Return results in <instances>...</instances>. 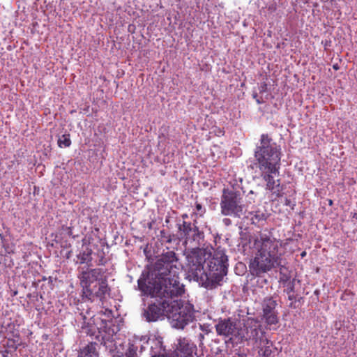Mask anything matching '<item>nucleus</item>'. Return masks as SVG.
Returning <instances> with one entry per match:
<instances>
[{
	"instance_id": "4c0bfd02",
	"label": "nucleus",
	"mask_w": 357,
	"mask_h": 357,
	"mask_svg": "<svg viewBox=\"0 0 357 357\" xmlns=\"http://www.w3.org/2000/svg\"><path fill=\"white\" fill-rule=\"evenodd\" d=\"M188 215H183V218H186Z\"/></svg>"
},
{
	"instance_id": "c9c22d12",
	"label": "nucleus",
	"mask_w": 357,
	"mask_h": 357,
	"mask_svg": "<svg viewBox=\"0 0 357 357\" xmlns=\"http://www.w3.org/2000/svg\"><path fill=\"white\" fill-rule=\"evenodd\" d=\"M322 2H328L329 0H321Z\"/></svg>"
},
{
	"instance_id": "f3484780",
	"label": "nucleus",
	"mask_w": 357,
	"mask_h": 357,
	"mask_svg": "<svg viewBox=\"0 0 357 357\" xmlns=\"http://www.w3.org/2000/svg\"><path fill=\"white\" fill-rule=\"evenodd\" d=\"M97 344L91 342L80 350L79 357H98Z\"/></svg>"
},
{
	"instance_id": "4468645a",
	"label": "nucleus",
	"mask_w": 357,
	"mask_h": 357,
	"mask_svg": "<svg viewBox=\"0 0 357 357\" xmlns=\"http://www.w3.org/2000/svg\"><path fill=\"white\" fill-rule=\"evenodd\" d=\"M178 229L185 238V243L192 247H198L204 241V232L191 222L183 221L179 225Z\"/></svg>"
},
{
	"instance_id": "2f4dec72",
	"label": "nucleus",
	"mask_w": 357,
	"mask_h": 357,
	"mask_svg": "<svg viewBox=\"0 0 357 357\" xmlns=\"http://www.w3.org/2000/svg\"><path fill=\"white\" fill-rule=\"evenodd\" d=\"M301 257H304L305 255H306V252H303L301 254Z\"/></svg>"
},
{
	"instance_id": "a878e982",
	"label": "nucleus",
	"mask_w": 357,
	"mask_h": 357,
	"mask_svg": "<svg viewBox=\"0 0 357 357\" xmlns=\"http://www.w3.org/2000/svg\"><path fill=\"white\" fill-rule=\"evenodd\" d=\"M222 222L226 226H229L231 224V221L229 218H224Z\"/></svg>"
},
{
	"instance_id": "9b49d317",
	"label": "nucleus",
	"mask_w": 357,
	"mask_h": 357,
	"mask_svg": "<svg viewBox=\"0 0 357 357\" xmlns=\"http://www.w3.org/2000/svg\"><path fill=\"white\" fill-rule=\"evenodd\" d=\"M155 275L159 278L179 274L180 266L174 251H167L161 255L154 265Z\"/></svg>"
},
{
	"instance_id": "6e6552de",
	"label": "nucleus",
	"mask_w": 357,
	"mask_h": 357,
	"mask_svg": "<svg viewBox=\"0 0 357 357\" xmlns=\"http://www.w3.org/2000/svg\"><path fill=\"white\" fill-rule=\"evenodd\" d=\"M167 317L174 328L183 329L194 319L193 305L190 303L183 305L181 300H174L170 303Z\"/></svg>"
},
{
	"instance_id": "c85d7f7f",
	"label": "nucleus",
	"mask_w": 357,
	"mask_h": 357,
	"mask_svg": "<svg viewBox=\"0 0 357 357\" xmlns=\"http://www.w3.org/2000/svg\"><path fill=\"white\" fill-rule=\"evenodd\" d=\"M284 204L286 206H290L291 205V201L289 199L286 198L285 199Z\"/></svg>"
},
{
	"instance_id": "412c9836",
	"label": "nucleus",
	"mask_w": 357,
	"mask_h": 357,
	"mask_svg": "<svg viewBox=\"0 0 357 357\" xmlns=\"http://www.w3.org/2000/svg\"><path fill=\"white\" fill-rule=\"evenodd\" d=\"M138 349V346L135 345L134 344H129L128 348L126 353V357H137V351Z\"/></svg>"
},
{
	"instance_id": "f8f14e48",
	"label": "nucleus",
	"mask_w": 357,
	"mask_h": 357,
	"mask_svg": "<svg viewBox=\"0 0 357 357\" xmlns=\"http://www.w3.org/2000/svg\"><path fill=\"white\" fill-rule=\"evenodd\" d=\"M240 326V323L235 319H220L215 324V330L218 335L229 338L227 342L238 347V341L234 338L238 335Z\"/></svg>"
},
{
	"instance_id": "2eb2a0df",
	"label": "nucleus",
	"mask_w": 357,
	"mask_h": 357,
	"mask_svg": "<svg viewBox=\"0 0 357 357\" xmlns=\"http://www.w3.org/2000/svg\"><path fill=\"white\" fill-rule=\"evenodd\" d=\"M277 301L271 296L266 297L262 302V318L267 325H275L279 321L276 310Z\"/></svg>"
},
{
	"instance_id": "473e14b6",
	"label": "nucleus",
	"mask_w": 357,
	"mask_h": 357,
	"mask_svg": "<svg viewBox=\"0 0 357 357\" xmlns=\"http://www.w3.org/2000/svg\"><path fill=\"white\" fill-rule=\"evenodd\" d=\"M353 218L357 220V213H355L353 215Z\"/></svg>"
},
{
	"instance_id": "7ed1b4c3",
	"label": "nucleus",
	"mask_w": 357,
	"mask_h": 357,
	"mask_svg": "<svg viewBox=\"0 0 357 357\" xmlns=\"http://www.w3.org/2000/svg\"><path fill=\"white\" fill-rule=\"evenodd\" d=\"M280 242L268 234L260 233L257 235L253 244L256 253L249 265L251 273L259 276L280 266Z\"/></svg>"
},
{
	"instance_id": "f704fd0d",
	"label": "nucleus",
	"mask_w": 357,
	"mask_h": 357,
	"mask_svg": "<svg viewBox=\"0 0 357 357\" xmlns=\"http://www.w3.org/2000/svg\"><path fill=\"white\" fill-rule=\"evenodd\" d=\"M108 317H109L112 314V311L109 310L107 311Z\"/></svg>"
},
{
	"instance_id": "6ab92c4d",
	"label": "nucleus",
	"mask_w": 357,
	"mask_h": 357,
	"mask_svg": "<svg viewBox=\"0 0 357 357\" xmlns=\"http://www.w3.org/2000/svg\"><path fill=\"white\" fill-rule=\"evenodd\" d=\"M71 144V140L69 134H64L59 137L58 139V146L60 148H67Z\"/></svg>"
},
{
	"instance_id": "dca6fc26",
	"label": "nucleus",
	"mask_w": 357,
	"mask_h": 357,
	"mask_svg": "<svg viewBox=\"0 0 357 357\" xmlns=\"http://www.w3.org/2000/svg\"><path fill=\"white\" fill-rule=\"evenodd\" d=\"M85 243L84 242L82 250L77 255L78 261L77 263L81 264H86L89 266L92 261V250L88 246L84 247Z\"/></svg>"
},
{
	"instance_id": "9d476101",
	"label": "nucleus",
	"mask_w": 357,
	"mask_h": 357,
	"mask_svg": "<svg viewBox=\"0 0 357 357\" xmlns=\"http://www.w3.org/2000/svg\"><path fill=\"white\" fill-rule=\"evenodd\" d=\"M220 208L223 215L240 218L244 211V205L240 193L233 190L224 189Z\"/></svg>"
},
{
	"instance_id": "ddd939ff",
	"label": "nucleus",
	"mask_w": 357,
	"mask_h": 357,
	"mask_svg": "<svg viewBox=\"0 0 357 357\" xmlns=\"http://www.w3.org/2000/svg\"><path fill=\"white\" fill-rule=\"evenodd\" d=\"M156 301L144 308L142 317L148 322H154L162 319L169 313L170 303L167 299L155 298Z\"/></svg>"
},
{
	"instance_id": "1a4fd4ad",
	"label": "nucleus",
	"mask_w": 357,
	"mask_h": 357,
	"mask_svg": "<svg viewBox=\"0 0 357 357\" xmlns=\"http://www.w3.org/2000/svg\"><path fill=\"white\" fill-rule=\"evenodd\" d=\"M151 348V357H194L196 354L197 347L189 339L181 337L177 339V344L174 351L169 356L161 354L162 351L161 343L153 341Z\"/></svg>"
},
{
	"instance_id": "cd10ccee",
	"label": "nucleus",
	"mask_w": 357,
	"mask_h": 357,
	"mask_svg": "<svg viewBox=\"0 0 357 357\" xmlns=\"http://www.w3.org/2000/svg\"><path fill=\"white\" fill-rule=\"evenodd\" d=\"M266 89V84H264L263 85H261L260 86V92L264 91Z\"/></svg>"
},
{
	"instance_id": "72a5a7b5",
	"label": "nucleus",
	"mask_w": 357,
	"mask_h": 357,
	"mask_svg": "<svg viewBox=\"0 0 357 357\" xmlns=\"http://www.w3.org/2000/svg\"><path fill=\"white\" fill-rule=\"evenodd\" d=\"M253 98H254L255 99H257V93H254V94H253Z\"/></svg>"
},
{
	"instance_id": "a211bd4d",
	"label": "nucleus",
	"mask_w": 357,
	"mask_h": 357,
	"mask_svg": "<svg viewBox=\"0 0 357 357\" xmlns=\"http://www.w3.org/2000/svg\"><path fill=\"white\" fill-rule=\"evenodd\" d=\"M250 214L251 215L250 220L253 224H257L260 221L265 220L267 218L266 213L259 210L251 212Z\"/></svg>"
},
{
	"instance_id": "f03ea898",
	"label": "nucleus",
	"mask_w": 357,
	"mask_h": 357,
	"mask_svg": "<svg viewBox=\"0 0 357 357\" xmlns=\"http://www.w3.org/2000/svg\"><path fill=\"white\" fill-rule=\"evenodd\" d=\"M281 148L267 134H262L257 144L254 157V166L258 169L259 176L266 183L265 189L273 199L283 195V185L280 179L281 166Z\"/></svg>"
},
{
	"instance_id": "423d86ee",
	"label": "nucleus",
	"mask_w": 357,
	"mask_h": 357,
	"mask_svg": "<svg viewBox=\"0 0 357 357\" xmlns=\"http://www.w3.org/2000/svg\"><path fill=\"white\" fill-rule=\"evenodd\" d=\"M92 324L85 328V333L110 351L115 347V337L119 331V325L112 319L104 320L100 317H94Z\"/></svg>"
},
{
	"instance_id": "bb28decb",
	"label": "nucleus",
	"mask_w": 357,
	"mask_h": 357,
	"mask_svg": "<svg viewBox=\"0 0 357 357\" xmlns=\"http://www.w3.org/2000/svg\"><path fill=\"white\" fill-rule=\"evenodd\" d=\"M206 334H204V333H200L199 335H198V339L200 341V342L202 343L203 340L204 339V336L206 335Z\"/></svg>"
},
{
	"instance_id": "c756f323",
	"label": "nucleus",
	"mask_w": 357,
	"mask_h": 357,
	"mask_svg": "<svg viewBox=\"0 0 357 357\" xmlns=\"http://www.w3.org/2000/svg\"><path fill=\"white\" fill-rule=\"evenodd\" d=\"M66 230H67V233L68 235H71L72 234V229H71V227H66Z\"/></svg>"
},
{
	"instance_id": "f257e3e1",
	"label": "nucleus",
	"mask_w": 357,
	"mask_h": 357,
	"mask_svg": "<svg viewBox=\"0 0 357 357\" xmlns=\"http://www.w3.org/2000/svg\"><path fill=\"white\" fill-rule=\"evenodd\" d=\"M212 248L193 249L187 256L188 276L206 289L215 287L227 273L228 258L225 251Z\"/></svg>"
},
{
	"instance_id": "20e7f679",
	"label": "nucleus",
	"mask_w": 357,
	"mask_h": 357,
	"mask_svg": "<svg viewBox=\"0 0 357 357\" xmlns=\"http://www.w3.org/2000/svg\"><path fill=\"white\" fill-rule=\"evenodd\" d=\"M138 288L144 296L167 299L171 303L184 293V285L180 282L178 274L159 278V282L142 273L137 280Z\"/></svg>"
},
{
	"instance_id": "58836bf2",
	"label": "nucleus",
	"mask_w": 357,
	"mask_h": 357,
	"mask_svg": "<svg viewBox=\"0 0 357 357\" xmlns=\"http://www.w3.org/2000/svg\"><path fill=\"white\" fill-rule=\"evenodd\" d=\"M329 204H332V201L331 200H330Z\"/></svg>"
},
{
	"instance_id": "393cba45",
	"label": "nucleus",
	"mask_w": 357,
	"mask_h": 357,
	"mask_svg": "<svg viewBox=\"0 0 357 357\" xmlns=\"http://www.w3.org/2000/svg\"><path fill=\"white\" fill-rule=\"evenodd\" d=\"M268 10L271 12V13H273L276 10V5L275 3H272L271 4L268 8Z\"/></svg>"
},
{
	"instance_id": "e433bc0d",
	"label": "nucleus",
	"mask_w": 357,
	"mask_h": 357,
	"mask_svg": "<svg viewBox=\"0 0 357 357\" xmlns=\"http://www.w3.org/2000/svg\"><path fill=\"white\" fill-rule=\"evenodd\" d=\"M289 298L290 300H292V299H293V296H289Z\"/></svg>"
},
{
	"instance_id": "aec40b11",
	"label": "nucleus",
	"mask_w": 357,
	"mask_h": 357,
	"mask_svg": "<svg viewBox=\"0 0 357 357\" xmlns=\"http://www.w3.org/2000/svg\"><path fill=\"white\" fill-rule=\"evenodd\" d=\"M269 344H270V342L268 340V342L266 344H264V345H261L260 347H255L259 349L258 352L259 354H261L266 357H268L271 353V350L270 349Z\"/></svg>"
},
{
	"instance_id": "7c9ffc66",
	"label": "nucleus",
	"mask_w": 357,
	"mask_h": 357,
	"mask_svg": "<svg viewBox=\"0 0 357 357\" xmlns=\"http://www.w3.org/2000/svg\"><path fill=\"white\" fill-rule=\"evenodd\" d=\"M256 101H257V102L258 104H261V103L263 102V101H262V100H260V99H259V98L256 99Z\"/></svg>"
},
{
	"instance_id": "5701e85b",
	"label": "nucleus",
	"mask_w": 357,
	"mask_h": 357,
	"mask_svg": "<svg viewBox=\"0 0 357 357\" xmlns=\"http://www.w3.org/2000/svg\"><path fill=\"white\" fill-rule=\"evenodd\" d=\"M199 329L201 331V333L208 335L211 332V327L209 324H199Z\"/></svg>"
},
{
	"instance_id": "4be33fe9",
	"label": "nucleus",
	"mask_w": 357,
	"mask_h": 357,
	"mask_svg": "<svg viewBox=\"0 0 357 357\" xmlns=\"http://www.w3.org/2000/svg\"><path fill=\"white\" fill-rule=\"evenodd\" d=\"M206 213V208L199 203L195 204V208L194 211V215L198 218V217H202L204 213Z\"/></svg>"
},
{
	"instance_id": "39448f33",
	"label": "nucleus",
	"mask_w": 357,
	"mask_h": 357,
	"mask_svg": "<svg viewBox=\"0 0 357 357\" xmlns=\"http://www.w3.org/2000/svg\"><path fill=\"white\" fill-rule=\"evenodd\" d=\"M78 278L82 287L83 297L89 301H93L95 298L102 301L109 293L107 279L102 268L82 269Z\"/></svg>"
},
{
	"instance_id": "b1692460",
	"label": "nucleus",
	"mask_w": 357,
	"mask_h": 357,
	"mask_svg": "<svg viewBox=\"0 0 357 357\" xmlns=\"http://www.w3.org/2000/svg\"><path fill=\"white\" fill-rule=\"evenodd\" d=\"M59 6L61 7V8H60V10H57L56 9H55L54 12V13H55L56 15L61 16V15H62V14H61V8L65 9V8H64V6H64V4H65V0H59Z\"/></svg>"
},
{
	"instance_id": "0eeeda50",
	"label": "nucleus",
	"mask_w": 357,
	"mask_h": 357,
	"mask_svg": "<svg viewBox=\"0 0 357 357\" xmlns=\"http://www.w3.org/2000/svg\"><path fill=\"white\" fill-rule=\"evenodd\" d=\"M234 339L238 341L239 348L245 344L260 347L268 342L266 332L260 321L253 318H248L244 321L243 326H240L238 335Z\"/></svg>"
}]
</instances>
